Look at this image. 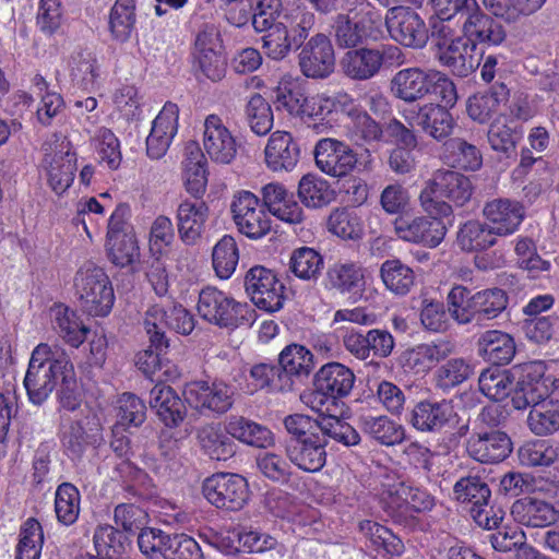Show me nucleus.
Returning <instances> with one entry per match:
<instances>
[{
  "mask_svg": "<svg viewBox=\"0 0 559 559\" xmlns=\"http://www.w3.org/2000/svg\"><path fill=\"white\" fill-rule=\"evenodd\" d=\"M70 364L71 360L63 349L52 348L46 343L38 344L32 352L24 378L29 401L35 405H41L59 383Z\"/></svg>",
  "mask_w": 559,
  "mask_h": 559,
  "instance_id": "obj_1",
  "label": "nucleus"
},
{
  "mask_svg": "<svg viewBox=\"0 0 559 559\" xmlns=\"http://www.w3.org/2000/svg\"><path fill=\"white\" fill-rule=\"evenodd\" d=\"M473 190L472 181L465 175L454 170L438 169L425 182L419 194V203L423 211L429 215L449 217L452 214V207L442 199H448L456 206H463L471 200Z\"/></svg>",
  "mask_w": 559,
  "mask_h": 559,
  "instance_id": "obj_2",
  "label": "nucleus"
},
{
  "mask_svg": "<svg viewBox=\"0 0 559 559\" xmlns=\"http://www.w3.org/2000/svg\"><path fill=\"white\" fill-rule=\"evenodd\" d=\"M356 381L354 371L341 362H328L314 374L313 389L301 394L305 405L321 414H330L340 401L353 391Z\"/></svg>",
  "mask_w": 559,
  "mask_h": 559,
  "instance_id": "obj_3",
  "label": "nucleus"
},
{
  "mask_svg": "<svg viewBox=\"0 0 559 559\" xmlns=\"http://www.w3.org/2000/svg\"><path fill=\"white\" fill-rule=\"evenodd\" d=\"M284 427L289 435L285 443L289 461L305 472H319L326 462L323 437L311 429L301 414L285 417Z\"/></svg>",
  "mask_w": 559,
  "mask_h": 559,
  "instance_id": "obj_4",
  "label": "nucleus"
},
{
  "mask_svg": "<svg viewBox=\"0 0 559 559\" xmlns=\"http://www.w3.org/2000/svg\"><path fill=\"white\" fill-rule=\"evenodd\" d=\"M319 14L334 13L331 29L340 48H356L364 43L367 31L381 24L380 11L371 3L344 4Z\"/></svg>",
  "mask_w": 559,
  "mask_h": 559,
  "instance_id": "obj_5",
  "label": "nucleus"
},
{
  "mask_svg": "<svg viewBox=\"0 0 559 559\" xmlns=\"http://www.w3.org/2000/svg\"><path fill=\"white\" fill-rule=\"evenodd\" d=\"M197 309L204 320L226 329L251 325L257 318L255 310L249 304L236 301L212 286L200 292Z\"/></svg>",
  "mask_w": 559,
  "mask_h": 559,
  "instance_id": "obj_6",
  "label": "nucleus"
},
{
  "mask_svg": "<svg viewBox=\"0 0 559 559\" xmlns=\"http://www.w3.org/2000/svg\"><path fill=\"white\" fill-rule=\"evenodd\" d=\"M74 289L82 309L93 317L107 316L115 301L114 288L105 271L85 262L74 276Z\"/></svg>",
  "mask_w": 559,
  "mask_h": 559,
  "instance_id": "obj_7",
  "label": "nucleus"
},
{
  "mask_svg": "<svg viewBox=\"0 0 559 559\" xmlns=\"http://www.w3.org/2000/svg\"><path fill=\"white\" fill-rule=\"evenodd\" d=\"M453 498L469 506L471 516L483 528L491 530L503 520V511L489 504L491 490L479 476L461 477L453 486Z\"/></svg>",
  "mask_w": 559,
  "mask_h": 559,
  "instance_id": "obj_8",
  "label": "nucleus"
},
{
  "mask_svg": "<svg viewBox=\"0 0 559 559\" xmlns=\"http://www.w3.org/2000/svg\"><path fill=\"white\" fill-rule=\"evenodd\" d=\"M44 158L41 167L50 188L64 193L72 185L76 171V153L66 138L53 135L41 146Z\"/></svg>",
  "mask_w": 559,
  "mask_h": 559,
  "instance_id": "obj_9",
  "label": "nucleus"
},
{
  "mask_svg": "<svg viewBox=\"0 0 559 559\" xmlns=\"http://www.w3.org/2000/svg\"><path fill=\"white\" fill-rule=\"evenodd\" d=\"M385 61L402 63V50L394 45L378 48L356 47L345 52L340 63L346 76L365 81L376 76Z\"/></svg>",
  "mask_w": 559,
  "mask_h": 559,
  "instance_id": "obj_10",
  "label": "nucleus"
},
{
  "mask_svg": "<svg viewBox=\"0 0 559 559\" xmlns=\"http://www.w3.org/2000/svg\"><path fill=\"white\" fill-rule=\"evenodd\" d=\"M245 290L253 305L267 313L284 307L285 285L276 273L262 265L249 269L245 275Z\"/></svg>",
  "mask_w": 559,
  "mask_h": 559,
  "instance_id": "obj_11",
  "label": "nucleus"
},
{
  "mask_svg": "<svg viewBox=\"0 0 559 559\" xmlns=\"http://www.w3.org/2000/svg\"><path fill=\"white\" fill-rule=\"evenodd\" d=\"M202 493L218 509L239 511L248 501L249 488L246 478L238 474L216 473L204 479Z\"/></svg>",
  "mask_w": 559,
  "mask_h": 559,
  "instance_id": "obj_12",
  "label": "nucleus"
},
{
  "mask_svg": "<svg viewBox=\"0 0 559 559\" xmlns=\"http://www.w3.org/2000/svg\"><path fill=\"white\" fill-rule=\"evenodd\" d=\"M234 223L250 239H261L272 229V219L260 199L250 191H239L230 204Z\"/></svg>",
  "mask_w": 559,
  "mask_h": 559,
  "instance_id": "obj_13",
  "label": "nucleus"
},
{
  "mask_svg": "<svg viewBox=\"0 0 559 559\" xmlns=\"http://www.w3.org/2000/svg\"><path fill=\"white\" fill-rule=\"evenodd\" d=\"M519 380L512 395V405L525 409L548 400L551 379L546 377V364L528 361L518 367Z\"/></svg>",
  "mask_w": 559,
  "mask_h": 559,
  "instance_id": "obj_14",
  "label": "nucleus"
},
{
  "mask_svg": "<svg viewBox=\"0 0 559 559\" xmlns=\"http://www.w3.org/2000/svg\"><path fill=\"white\" fill-rule=\"evenodd\" d=\"M384 23L390 37L405 47L420 49L429 39V31L424 20L407 5L390 8Z\"/></svg>",
  "mask_w": 559,
  "mask_h": 559,
  "instance_id": "obj_15",
  "label": "nucleus"
},
{
  "mask_svg": "<svg viewBox=\"0 0 559 559\" xmlns=\"http://www.w3.org/2000/svg\"><path fill=\"white\" fill-rule=\"evenodd\" d=\"M186 401L197 409H209L217 414L228 412L236 394V388L221 379L209 383L194 381L185 389Z\"/></svg>",
  "mask_w": 559,
  "mask_h": 559,
  "instance_id": "obj_16",
  "label": "nucleus"
},
{
  "mask_svg": "<svg viewBox=\"0 0 559 559\" xmlns=\"http://www.w3.org/2000/svg\"><path fill=\"white\" fill-rule=\"evenodd\" d=\"M444 217L428 214V216H417L409 219L400 216L394 221V231L404 241L436 248L441 243L447 234V226L443 222Z\"/></svg>",
  "mask_w": 559,
  "mask_h": 559,
  "instance_id": "obj_17",
  "label": "nucleus"
},
{
  "mask_svg": "<svg viewBox=\"0 0 559 559\" xmlns=\"http://www.w3.org/2000/svg\"><path fill=\"white\" fill-rule=\"evenodd\" d=\"M298 64L301 73L311 79H325L335 68L334 48L330 38L318 33L300 47Z\"/></svg>",
  "mask_w": 559,
  "mask_h": 559,
  "instance_id": "obj_18",
  "label": "nucleus"
},
{
  "mask_svg": "<svg viewBox=\"0 0 559 559\" xmlns=\"http://www.w3.org/2000/svg\"><path fill=\"white\" fill-rule=\"evenodd\" d=\"M313 154L317 167L335 178L347 176L357 164V155L350 146L332 138L319 140Z\"/></svg>",
  "mask_w": 559,
  "mask_h": 559,
  "instance_id": "obj_19",
  "label": "nucleus"
},
{
  "mask_svg": "<svg viewBox=\"0 0 559 559\" xmlns=\"http://www.w3.org/2000/svg\"><path fill=\"white\" fill-rule=\"evenodd\" d=\"M471 459L481 464H498L513 450L511 438L501 430L475 431L465 442Z\"/></svg>",
  "mask_w": 559,
  "mask_h": 559,
  "instance_id": "obj_20",
  "label": "nucleus"
},
{
  "mask_svg": "<svg viewBox=\"0 0 559 559\" xmlns=\"http://www.w3.org/2000/svg\"><path fill=\"white\" fill-rule=\"evenodd\" d=\"M203 148L212 162L222 165L230 164L237 155L236 138L217 115H209L204 120Z\"/></svg>",
  "mask_w": 559,
  "mask_h": 559,
  "instance_id": "obj_21",
  "label": "nucleus"
},
{
  "mask_svg": "<svg viewBox=\"0 0 559 559\" xmlns=\"http://www.w3.org/2000/svg\"><path fill=\"white\" fill-rule=\"evenodd\" d=\"M457 414L449 400H424L415 404L409 414V424L420 432H440L456 423Z\"/></svg>",
  "mask_w": 559,
  "mask_h": 559,
  "instance_id": "obj_22",
  "label": "nucleus"
},
{
  "mask_svg": "<svg viewBox=\"0 0 559 559\" xmlns=\"http://www.w3.org/2000/svg\"><path fill=\"white\" fill-rule=\"evenodd\" d=\"M234 536L237 538L238 546L230 543L229 536L225 537L213 533L210 535L205 533L200 534L202 539L227 554H231L240 549L248 554H263L273 550H277L280 552L278 548L282 547L274 536L259 530H242L234 533Z\"/></svg>",
  "mask_w": 559,
  "mask_h": 559,
  "instance_id": "obj_23",
  "label": "nucleus"
},
{
  "mask_svg": "<svg viewBox=\"0 0 559 559\" xmlns=\"http://www.w3.org/2000/svg\"><path fill=\"white\" fill-rule=\"evenodd\" d=\"M300 158L299 140L290 132L277 130L270 135L264 148V160L270 170L289 173L295 169Z\"/></svg>",
  "mask_w": 559,
  "mask_h": 559,
  "instance_id": "obj_24",
  "label": "nucleus"
},
{
  "mask_svg": "<svg viewBox=\"0 0 559 559\" xmlns=\"http://www.w3.org/2000/svg\"><path fill=\"white\" fill-rule=\"evenodd\" d=\"M179 108L167 102L152 122L146 138V153L152 159L162 158L168 151L178 131Z\"/></svg>",
  "mask_w": 559,
  "mask_h": 559,
  "instance_id": "obj_25",
  "label": "nucleus"
},
{
  "mask_svg": "<svg viewBox=\"0 0 559 559\" xmlns=\"http://www.w3.org/2000/svg\"><path fill=\"white\" fill-rule=\"evenodd\" d=\"M209 215V206L199 198L179 203L176 213L177 229L186 246H195L201 240Z\"/></svg>",
  "mask_w": 559,
  "mask_h": 559,
  "instance_id": "obj_26",
  "label": "nucleus"
},
{
  "mask_svg": "<svg viewBox=\"0 0 559 559\" xmlns=\"http://www.w3.org/2000/svg\"><path fill=\"white\" fill-rule=\"evenodd\" d=\"M510 513L518 524L532 528L549 527L559 520V511L551 502L533 496L515 500Z\"/></svg>",
  "mask_w": 559,
  "mask_h": 559,
  "instance_id": "obj_27",
  "label": "nucleus"
},
{
  "mask_svg": "<svg viewBox=\"0 0 559 559\" xmlns=\"http://www.w3.org/2000/svg\"><path fill=\"white\" fill-rule=\"evenodd\" d=\"M483 214L498 236L514 234L525 217L524 206L515 200L493 199L487 202Z\"/></svg>",
  "mask_w": 559,
  "mask_h": 559,
  "instance_id": "obj_28",
  "label": "nucleus"
},
{
  "mask_svg": "<svg viewBox=\"0 0 559 559\" xmlns=\"http://www.w3.org/2000/svg\"><path fill=\"white\" fill-rule=\"evenodd\" d=\"M476 49L465 36H459L454 41L437 50V58L454 75L466 78L480 66Z\"/></svg>",
  "mask_w": 559,
  "mask_h": 559,
  "instance_id": "obj_29",
  "label": "nucleus"
},
{
  "mask_svg": "<svg viewBox=\"0 0 559 559\" xmlns=\"http://www.w3.org/2000/svg\"><path fill=\"white\" fill-rule=\"evenodd\" d=\"M454 349L455 346L448 340L423 343L405 350L402 362L414 373H426L440 361L445 360Z\"/></svg>",
  "mask_w": 559,
  "mask_h": 559,
  "instance_id": "obj_30",
  "label": "nucleus"
},
{
  "mask_svg": "<svg viewBox=\"0 0 559 559\" xmlns=\"http://www.w3.org/2000/svg\"><path fill=\"white\" fill-rule=\"evenodd\" d=\"M261 192L262 205L267 210L269 215L272 214L289 224H298L302 221V209L294 199V194L289 193L283 185L278 182L267 183Z\"/></svg>",
  "mask_w": 559,
  "mask_h": 559,
  "instance_id": "obj_31",
  "label": "nucleus"
},
{
  "mask_svg": "<svg viewBox=\"0 0 559 559\" xmlns=\"http://www.w3.org/2000/svg\"><path fill=\"white\" fill-rule=\"evenodd\" d=\"M464 36L475 45L499 46L507 37L503 26L483 12L479 7L472 11L462 27Z\"/></svg>",
  "mask_w": 559,
  "mask_h": 559,
  "instance_id": "obj_32",
  "label": "nucleus"
},
{
  "mask_svg": "<svg viewBox=\"0 0 559 559\" xmlns=\"http://www.w3.org/2000/svg\"><path fill=\"white\" fill-rule=\"evenodd\" d=\"M325 286L342 295L361 296L365 290V270L353 261H338L326 271Z\"/></svg>",
  "mask_w": 559,
  "mask_h": 559,
  "instance_id": "obj_33",
  "label": "nucleus"
},
{
  "mask_svg": "<svg viewBox=\"0 0 559 559\" xmlns=\"http://www.w3.org/2000/svg\"><path fill=\"white\" fill-rule=\"evenodd\" d=\"M150 406L158 419L169 428L178 427L187 414L186 405L177 392L163 383H157L151 389Z\"/></svg>",
  "mask_w": 559,
  "mask_h": 559,
  "instance_id": "obj_34",
  "label": "nucleus"
},
{
  "mask_svg": "<svg viewBox=\"0 0 559 559\" xmlns=\"http://www.w3.org/2000/svg\"><path fill=\"white\" fill-rule=\"evenodd\" d=\"M357 424L365 436L380 445L393 447L405 439L404 427L386 415L361 414Z\"/></svg>",
  "mask_w": 559,
  "mask_h": 559,
  "instance_id": "obj_35",
  "label": "nucleus"
},
{
  "mask_svg": "<svg viewBox=\"0 0 559 559\" xmlns=\"http://www.w3.org/2000/svg\"><path fill=\"white\" fill-rule=\"evenodd\" d=\"M352 97L347 94H338L333 97L324 95H314L309 97L305 105V112L300 116V119H312L318 120L319 123H314V128L320 132L332 128V121L334 115L346 109V105H350Z\"/></svg>",
  "mask_w": 559,
  "mask_h": 559,
  "instance_id": "obj_36",
  "label": "nucleus"
},
{
  "mask_svg": "<svg viewBox=\"0 0 559 559\" xmlns=\"http://www.w3.org/2000/svg\"><path fill=\"white\" fill-rule=\"evenodd\" d=\"M430 70L420 68L402 69L391 80V92L396 98L414 103L428 95Z\"/></svg>",
  "mask_w": 559,
  "mask_h": 559,
  "instance_id": "obj_37",
  "label": "nucleus"
},
{
  "mask_svg": "<svg viewBox=\"0 0 559 559\" xmlns=\"http://www.w3.org/2000/svg\"><path fill=\"white\" fill-rule=\"evenodd\" d=\"M414 124L437 141L448 139L456 126L449 109L430 103L421 106L414 117Z\"/></svg>",
  "mask_w": 559,
  "mask_h": 559,
  "instance_id": "obj_38",
  "label": "nucleus"
},
{
  "mask_svg": "<svg viewBox=\"0 0 559 559\" xmlns=\"http://www.w3.org/2000/svg\"><path fill=\"white\" fill-rule=\"evenodd\" d=\"M280 370L283 383L280 389L293 386L292 377H307L313 369V355L309 349L299 344L286 346L280 354Z\"/></svg>",
  "mask_w": 559,
  "mask_h": 559,
  "instance_id": "obj_39",
  "label": "nucleus"
},
{
  "mask_svg": "<svg viewBox=\"0 0 559 559\" xmlns=\"http://www.w3.org/2000/svg\"><path fill=\"white\" fill-rule=\"evenodd\" d=\"M306 423L311 426V429L323 437L325 445L328 439H332L346 447L357 445L361 438L359 432L348 423L341 419L335 415L322 416L313 419L310 416L304 415Z\"/></svg>",
  "mask_w": 559,
  "mask_h": 559,
  "instance_id": "obj_40",
  "label": "nucleus"
},
{
  "mask_svg": "<svg viewBox=\"0 0 559 559\" xmlns=\"http://www.w3.org/2000/svg\"><path fill=\"white\" fill-rule=\"evenodd\" d=\"M226 432L231 438L255 448H267L274 441L273 433L267 427L243 416L228 417Z\"/></svg>",
  "mask_w": 559,
  "mask_h": 559,
  "instance_id": "obj_41",
  "label": "nucleus"
},
{
  "mask_svg": "<svg viewBox=\"0 0 559 559\" xmlns=\"http://www.w3.org/2000/svg\"><path fill=\"white\" fill-rule=\"evenodd\" d=\"M51 318L53 330L67 344L75 348L83 344L90 330L74 310L57 305L51 309Z\"/></svg>",
  "mask_w": 559,
  "mask_h": 559,
  "instance_id": "obj_42",
  "label": "nucleus"
},
{
  "mask_svg": "<svg viewBox=\"0 0 559 559\" xmlns=\"http://www.w3.org/2000/svg\"><path fill=\"white\" fill-rule=\"evenodd\" d=\"M444 164L475 171L483 165V155L479 148L462 138H452L444 142L441 153Z\"/></svg>",
  "mask_w": 559,
  "mask_h": 559,
  "instance_id": "obj_43",
  "label": "nucleus"
},
{
  "mask_svg": "<svg viewBox=\"0 0 559 559\" xmlns=\"http://www.w3.org/2000/svg\"><path fill=\"white\" fill-rule=\"evenodd\" d=\"M197 439L201 449L212 460L227 461L236 453V444L231 437L217 424L199 428Z\"/></svg>",
  "mask_w": 559,
  "mask_h": 559,
  "instance_id": "obj_44",
  "label": "nucleus"
},
{
  "mask_svg": "<svg viewBox=\"0 0 559 559\" xmlns=\"http://www.w3.org/2000/svg\"><path fill=\"white\" fill-rule=\"evenodd\" d=\"M344 112L348 117L346 123L347 136L356 144L379 141L382 136V128L365 110L358 108L352 98L350 105H346Z\"/></svg>",
  "mask_w": 559,
  "mask_h": 559,
  "instance_id": "obj_45",
  "label": "nucleus"
},
{
  "mask_svg": "<svg viewBox=\"0 0 559 559\" xmlns=\"http://www.w3.org/2000/svg\"><path fill=\"white\" fill-rule=\"evenodd\" d=\"M82 414H61L59 437L67 455L74 460L83 455L88 444V436L82 425Z\"/></svg>",
  "mask_w": 559,
  "mask_h": 559,
  "instance_id": "obj_46",
  "label": "nucleus"
},
{
  "mask_svg": "<svg viewBox=\"0 0 559 559\" xmlns=\"http://www.w3.org/2000/svg\"><path fill=\"white\" fill-rule=\"evenodd\" d=\"M253 28L259 33H265L262 40V48L265 55L272 60L280 61L285 59L295 45L287 35L285 26H281L277 22L269 23L266 19L257 20Z\"/></svg>",
  "mask_w": 559,
  "mask_h": 559,
  "instance_id": "obj_47",
  "label": "nucleus"
},
{
  "mask_svg": "<svg viewBox=\"0 0 559 559\" xmlns=\"http://www.w3.org/2000/svg\"><path fill=\"white\" fill-rule=\"evenodd\" d=\"M478 352L493 365H506L511 361L515 354V344L508 333L490 330L480 336Z\"/></svg>",
  "mask_w": 559,
  "mask_h": 559,
  "instance_id": "obj_48",
  "label": "nucleus"
},
{
  "mask_svg": "<svg viewBox=\"0 0 559 559\" xmlns=\"http://www.w3.org/2000/svg\"><path fill=\"white\" fill-rule=\"evenodd\" d=\"M521 139V130H518L512 122L509 123L504 118L492 121L487 132L490 148L506 158L516 156V146Z\"/></svg>",
  "mask_w": 559,
  "mask_h": 559,
  "instance_id": "obj_49",
  "label": "nucleus"
},
{
  "mask_svg": "<svg viewBox=\"0 0 559 559\" xmlns=\"http://www.w3.org/2000/svg\"><path fill=\"white\" fill-rule=\"evenodd\" d=\"M298 197L305 206L320 209L334 200L335 192L321 176L307 174L299 181Z\"/></svg>",
  "mask_w": 559,
  "mask_h": 559,
  "instance_id": "obj_50",
  "label": "nucleus"
},
{
  "mask_svg": "<svg viewBox=\"0 0 559 559\" xmlns=\"http://www.w3.org/2000/svg\"><path fill=\"white\" fill-rule=\"evenodd\" d=\"M380 278L385 288L396 296L407 295L415 284V273L399 259L385 260L380 266Z\"/></svg>",
  "mask_w": 559,
  "mask_h": 559,
  "instance_id": "obj_51",
  "label": "nucleus"
},
{
  "mask_svg": "<svg viewBox=\"0 0 559 559\" xmlns=\"http://www.w3.org/2000/svg\"><path fill=\"white\" fill-rule=\"evenodd\" d=\"M93 544L95 552L106 559H122L130 546L127 536L109 524L95 528Z\"/></svg>",
  "mask_w": 559,
  "mask_h": 559,
  "instance_id": "obj_52",
  "label": "nucleus"
},
{
  "mask_svg": "<svg viewBox=\"0 0 559 559\" xmlns=\"http://www.w3.org/2000/svg\"><path fill=\"white\" fill-rule=\"evenodd\" d=\"M497 234L489 224L468 221L457 233V243L464 251H483L497 243Z\"/></svg>",
  "mask_w": 559,
  "mask_h": 559,
  "instance_id": "obj_53",
  "label": "nucleus"
},
{
  "mask_svg": "<svg viewBox=\"0 0 559 559\" xmlns=\"http://www.w3.org/2000/svg\"><path fill=\"white\" fill-rule=\"evenodd\" d=\"M546 0H483L485 8L495 16L514 23L539 10Z\"/></svg>",
  "mask_w": 559,
  "mask_h": 559,
  "instance_id": "obj_54",
  "label": "nucleus"
},
{
  "mask_svg": "<svg viewBox=\"0 0 559 559\" xmlns=\"http://www.w3.org/2000/svg\"><path fill=\"white\" fill-rule=\"evenodd\" d=\"M360 532L370 540L377 550L382 549L391 557H400L405 550L403 540L388 527L365 520L359 523Z\"/></svg>",
  "mask_w": 559,
  "mask_h": 559,
  "instance_id": "obj_55",
  "label": "nucleus"
},
{
  "mask_svg": "<svg viewBox=\"0 0 559 559\" xmlns=\"http://www.w3.org/2000/svg\"><path fill=\"white\" fill-rule=\"evenodd\" d=\"M314 14L307 8L297 7L283 13L277 23L285 26L289 40L295 45V49H298L305 44L314 25Z\"/></svg>",
  "mask_w": 559,
  "mask_h": 559,
  "instance_id": "obj_56",
  "label": "nucleus"
},
{
  "mask_svg": "<svg viewBox=\"0 0 559 559\" xmlns=\"http://www.w3.org/2000/svg\"><path fill=\"white\" fill-rule=\"evenodd\" d=\"M527 425L536 436H547L559 430V401L547 400L531 407Z\"/></svg>",
  "mask_w": 559,
  "mask_h": 559,
  "instance_id": "obj_57",
  "label": "nucleus"
},
{
  "mask_svg": "<svg viewBox=\"0 0 559 559\" xmlns=\"http://www.w3.org/2000/svg\"><path fill=\"white\" fill-rule=\"evenodd\" d=\"M274 94V103L277 109H284L290 116L298 118L305 112L308 95L298 81L288 80L280 82Z\"/></svg>",
  "mask_w": 559,
  "mask_h": 559,
  "instance_id": "obj_58",
  "label": "nucleus"
},
{
  "mask_svg": "<svg viewBox=\"0 0 559 559\" xmlns=\"http://www.w3.org/2000/svg\"><path fill=\"white\" fill-rule=\"evenodd\" d=\"M81 495L71 483H62L57 487L55 495V512L59 523L70 526L74 524L80 514Z\"/></svg>",
  "mask_w": 559,
  "mask_h": 559,
  "instance_id": "obj_59",
  "label": "nucleus"
},
{
  "mask_svg": "<svg viewBox=\"0 0 559 559\" xmlns=\"http://www.w3.org/2000/svg\"><path fill=\"white\" fill-rule=\"evenodd\" d=\"M246 121L250 130L259 135H266L273 128L274 116L269 102L259 93L253 94L245 107Z\"/></svg>",
  "mask_w": 559,
  "mask_h": 559,
  "instance_id": "obj_60",
  "label": "nucleus"
},
{
  "mask_svg": "<svg viewBox=\"0 0 559 559\" xmlns=\"http://www.w3.org/2000/svg\"><path fill=\"white\" fill-rule=\"evenodd\" d=\"M449 312L460 324H477L476 293L462 285L454 286L448 295Z\"/></svg>",
  "mask_w": 559,
  "mask_h": 559,
  "instance_id": "obj_61",
  "label": "nucleus"
},
{
  "mask_svg": "<svg viewBox=\"0 0 559 559\" xmlns=\"http://www.w3.org/2000/svg\"><path fill=\"white\" fill-rule=\"evenodd\" d=\"M135 25V1L116 0L109 14V29L118 41H127Z\"/></svg>",
  "mask_w": 559,
  "mask_h": 559,
  "instance_id": "obj_62",
  "label": "nucleus"
},
{
  "mask_svg": "<svg viewBox=\"0 0 559 559\" xmlns=\"http://www.w3.org/2000/svg\"><path fill=\"white\" fill-rule=\"evenodd\" d=\"M239 262V250L235 238L223 236L213 248L212 263L216 275L222 280L229 278Z\"/></svg>",
  "mask_w": 559,
  "mask_h": 559,
  "instance_id": "obj_63",
  "label": "nucleus"
},
{
  "mask_svg": "<svg viewBox=\"0 0 559 559\" xmlns=\"http://www.w3.org/2000/svg\"><path fill=\"white\" fill-rule=\"evenodd\" d=\"M19 536L15 559H39L44 544L40 523L34 518L27 519L21 526Z\"/></svg>",
  "mask_w": 559,
  "mask_h": 559,
  "instance_id": "obj_64",
  "label": "nucleus"
}]
</instances>
